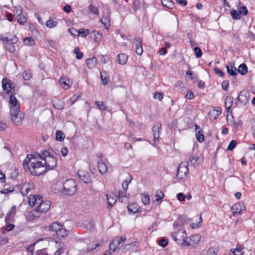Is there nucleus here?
I'll return each instance as SVG.
<instances>
[{
  "label": "nucleus",
  "instance_id": "f257e3e1",
  "mask_svg": "<svg viewBox=\"0 0 255 255\" xmlns=\"http://www.w3.org/2000/svg\"><path fill=\"white\" fill-rule=\"evenodd\" d=\"M39 153L27 155L23 162V167L25 172L34 176H40L46 171L43 162L39 157Z\"/></svg>",
  "mask_w": 255,
  "mask_h": 255
},
{
  "label": "nucleus",
  "instance_id": "f03ea898",
  "mask_svg": "<svg viewBox=\"0 0 255 255\" xmlns=\"http://www.w3.org/2000/svg\"><path fill=\"white\" fill-rule=\"evenodd\" d=\"M77 185L72 179H61L57 181L52 186V190L55 193L60 192L67 195H73L76 192Z\"/></svg>",
  "mask_w": 255,
  "mask_h": 255
},
{
  "label": "nucleus",
  "instance_id": "7ed1b4c3",
  "mask_svg": "<svg viewBox=\"0 0 255 255\" xmlns=\"http://www.w3.org/2000/svg\"><path fill=\"white\" fill-rule=\"evenodd\" d=\"M183 227L182 218L180 217L177 221L174 222L173 223V228L175 231L171 233V236L174 241L177 244L182 241L181 246L184 244H185L186 246H189L190 244L186 241L187 235L185 231L183 229Z\"/></svg>",
  "mask_w": 255,
  "mask_h": 255
},
{
  "label": "nucleus",
  "instance_id": "20e7f679",
  "mask_svg": "<svg viewBox=\"0 0 255 255\" xmlns=\"http://www.w3.org/2000/svg\"><path fill=\"white\" fill-rule=\"evenodd\" d=\"M9 102L11 105L10 111L11 120L15 124L19 125L22 120V114L20 111V104L13 95L10 96Z\"/></svg>",
  "mask_w": 255,
  "mask_h": 255
},
{
  "label": "nucleus",
  "instance_id": "39448f33",
  "mask_svg": "<svg viewBox=\"0 0 255 255\" xmlns=\"http://www.w3.org/2000/svg\"><path fill=\"white\" fill-rule=\"evenodd\" d=\"M39 157L43 162L46 171L53 169L57 164V160L49 152L46 150H40Z\"/></svg>",
  "mask_w": 255,
  "mask_h": 255
},
{
  "label": "nucleus",
  "instance_id": "423d86ee",
  "mask_svg": "<svg viewBox=\"0 0 255 255\" xmlns=\"http://www.w3.org/2000/svg\"><path fill=\"white\" fill-rule=\"evenodd\" d=\"M188 174L189 169L188 165H183L182 162L179 165L176 176L178 181L180 182L185 180Z\"/></svg>",
  "mask_w": 255,
  "mask_h": 255
},
{
  "label": "nucleus",
  "instance_id": "0eeeda50",
  "mask_svg": "<svg viewBox=\"0 0 255 255\" xmlns=\"http://www.w3.org/2000/svg\"><path fill=\"white\" fill-rule=\"evenodd\" d=\"M126 240V238L125 236L115 238L113 242L109 245L110 250H113V252H115L116 249L120 248L123 246L124 242Z\"/></svg>",
  "mask_w": 255,
  "mask_h": 255
},
{
  "label": "nucleus",
  "instance_id": "6e6552de",
  "mask_svg": "<svg viewBox=\"0 0 255 255\" xmlns=\"http://www.w3.org/2000/svg\"><path fill=\"white\" fill-rule=\"evenodd\" d=\"M50 202L49 201H45L42 202L39 205L36 206V209L34 210L35 213H45L49 210L50 207Z\"/></svg>",
  "mask_w": 255,
  "mask_h": 255
},
{
  "label": "nucleus",
  "instance_id": "1a4fd4ad",
  "mask_svg": "<svg viewBox=\"0 0 255 255\" xmlns=\"http://www.w3.org/2000/svg\"><path fill=\"white\" fill-rule=\"evenodd\" d=\"M2 87L3 90L7 94L11 92V81L7 78H3L2 80Z\"/></svg>",
  "mask_w": 255,
  "mask_h": 255
},
{
  "label": "nucleus",
  "instance_id": "9d476101",
  "mask_svg": "<svg viewBox=\"0 0 255 255\" xmlns=\"http://www.w3.org/2000/svg\"><path fill=\"white\" fill-rule=\"evenodd\" d=\"M244 208L242 203H238L234 204L231 209L233 215L235 216L238 213H240Z\"/></svg>",
  "mask_w": 255,
  "mask_h": 255
},
{
  "label": "nucleus",
  "instance_id": "9b49d317",
  "mask_svg": "<svg viewBox=\"0 0 255 255\" xmlns=\"http://www.w3.org/2000/svg\"><path fill=\"white\" fill-rule=\"evenodd\" d=\"M61 224L58 222H53L48 226L46 227V229L48 231L54 232V235H55L58 231V229H60V228H61Z\"/></svg>",
  "mask_w": 255,
  "mask_h": 255
},
{
  "label": "nucleus",
  "instance_id": "f8f14e48",
  "mask_svg": "<svg viewBox=\"0 0 255 255\" xmlns=\"http://www.w3.org/2000/svg\"><path fill=\"white\" fill-rule=\"evenodd\" d=\"M222 111L220 108H218L217 109H213L210 110L208 113L210 119L216 120L218 116L221 114Z\"/></svg>",
  "mask_w": 255,
  "mask_h": 255
},
{
  "label": "nucleus",
  "instance_id": "ddd939ff",
  "mask_svg": "<svg viewBox=\"0 0 255 255\" xmlns=\"http://www.w3.org/2000/svg\"><path fill=\"white\" fill-rule=\"evenodd\" d=\"M128 60V56L124 53H120L117 55V62L119 64L125 65Z\"/></svg>",
  "mask_w": 255,
  "mask_h": 255
},
{
  "label": "nucleus",
  "instance_id": "4468645a",
  "mask_svg": "<svg viewBox=\"0 0 255 255\" xmlns=\"http://www.w3.org/2000/svg\"><path fill=\"white\" fill-rule=\"evenodd\" d=\"M98 167L100 173L102 174L106 173L108 171L107 166L102 159H100L98 161Z\"/></svg>",
  "mask_w": 255,
  "mask_h": 255
},
{
  "label": "nucleus",
  "instance_id": "2eb2a0df",
  "mask_svg": "<svg viewBox=\"0 0 255 255\" xmlns=\"http://www.w3.org/2000/svg\"><path fill=\"white\" fill-rule=\"evenodd\" d=\"M16 207L13 205L10 209V211L7 213L5 217V222L8 223L10 221L11 216L13 217L16 213Z\"/></svg>",
  "mask_w": 255,
  "mask_h": 255
},
{
  "label": "nucleus",
  "instance_id": "dca6fc26",
  "mask_svg": "<svg viewBox=\"0 0 255 255\" xmlns=\"http://www.w3.org/2000/svg\"><path fill=\"white\" fill-rule=\"evenodd\" d=\"M68 233L69 231H67L65 228L63 227L62 226H61V228H60V229H58V231L55 235L58 238L60 239L66 237L68 235Z\"/></svg>",
  "mask_w": 255,
  "mask_h": 255
},
{
  "label": "nucleus",
  "instance_id": "f3484780",
  "mask_svg": "<svg viewBox=\"0 0 255 255\" xmlns=\"http://www.w3.org/2000/svg\"><path fill=\"white\" fill-rule=\"evenodd\" d=\"M199 158L196 156H194L193 155H191L189 156V160L187 162V165H194L195 166H198L199 165Z\"/></svg>",
  "mask_w": 255,
  "mask_h": 255
},
{
  "label": "nucleus",
  "instance_id": "a211bd4d",
  "mask_svg": "<svg viewBox=\"0 0 255 255\" xmlns=\"http://www.w3.org/2000/svg\"><path fill=\"white\" fill-rule=\"evenodd\" d=\"M97 63V59L95 57L89 58L86 60L87 66L89 69H93Z\"/></svg>",
  "mask_w": 255,
  "mask_h": 255
},
{
  "label": "nucleus",
  "instance_id": "6ab92c4d",
  "mask_svg": "<svg viewBox=\"0 0 255 255\" xmlns=\"http://www.w3.org/2000/svg\"><path fill=\"white\" fill-rule=\"evenodd\" d=\"M1 39L3 40H5L7 42H10L12 43H16L17 41V37L12 34H10L5 37H3V38H1Z\"/></svg>",
  "mask_w": 255,
  "mask_h": 255
},
{
  "label": "nucleus",
  "instance_id": "aec40b11",
  "mask_svg": "<svg viewBox=\"0 0 255 255\" xmlns=\"http://www.w3.org/2000/svg\"><path fill=\"white\" fill-rule=\"evenodd\" d=\"M243 249L244 246L242 245H238L236 249H232L230 250V252L233 254V255H243L241 252Z\"/></svg>",
  "mask_w": 255,
  "mask_h": 255
},
{
  "label": "nucleus",
  "instance_id": "412c9836",
  "mask_svg": "<svg viewBox=\"0 0 255 255\" xmlns=\"http://www.w3.org/2000/svg\"><path fill=\"white\" fill-rule=\"evenodd\" d=\"M249 96L250 94L248 91L246 90L242 91L238 96V99H242V103H244L248 101Z\"/></svg>",
  "mask_w": 255,
  "mask_h": 255
},
{
  "label": "nucleus",
  "instance_id": "4be33fe9",
  "mask_svg": "<svg viewBox=\"0 0 255 255\" xmlns=\"http://www.w3.org/2000/svg\"><path fill=\"white\" fill-rule=\"evenodd\" d=\"M227 73L230 75L231 76H235L236 73L237 69L234 66V65L233 64H230V65H227L226 66Z\"/></svg>",
  "mask_w": 255,
  "mask_h": 255
},
{
  "label": "nucleus",
  "instance_id": "5701e85b",
  "mask_svg": "<svg viewBox=\"0 0 255 255\" xmlns=\"http://www.w3.org/2000/svg\"><path fill=\"white\" fill-rule=\"evenodd\" d=\"M78 175L79 178L84 183H88L90 181L89 175L88 173H85L83 171H79Z\"/></svg>",
  "mask_w": 255,
  "mask_h": 255
},
{
  "label": "nucleus",
  "instance_id": "b1692460",
  "mask_svg": "<svg viewBox=\"0 0 255 255\" xmlns=\"http://www.w3.org/2000/svg\"><path fill=\"white\" fill-rule=\"evenodd\" d=\"M137 244L138 243L135 242H132L129 244H127L125 246L124 250L127 252L136 250L137 248Z\"/></svg>",
  "mask_w": 255,
  "mask_h": 255
},
{
  "label": "nucleus",
  "instance_id": "393cba45",
  "mask_svg": "<svg viewBox=\"0 0 255 255\" xmlns=\"http://www.w3.org/2000/svg\"><path fill=\"white\" fill-rule=\"evenodd\" d=\"M101 246V245L100 243H96L94 244V243H92V244H89L87 250H86V252L87 254H89Z\"/></svg>",
  "mask_w": 255,
  "mask_h": 255
},
{
  "label": "nucleus",
  "instance_id": "a878e982",
  "mask_svg": "<svg viewBox=\"0 0 255 255\" xmlns=\"http://www.w3.org/2000/svg\"><path fill=\"white\" fill-rule=\"evenodd\" d=\"M162 5L168 8H172L174 6V3L172 0H161Z\"/></svg>",
  "mask_w": 255,
  "mask_h": 255
},
{
  "label": "nucleus",
  "instance_id": "bb28decb",
  "mask_svg": "<svg viewBox=\"0 0 255 255\" xmlns=\"http://www.w3.org/2000/svg\"><path fill=\"white\" fill-rule=\"evenodd\" d=\"M100 77L103 85H105L108 84L109 78L107 72L105 71L101 72L100 73Z\"/></svg>",
  "mask_w": 255,
  "mask_h": 255
},
{
  "label": "nucleus",
  "instance_id": "cd10ccee",
  "mask_svg": "<svg viewBox=\"0 0 255 255\" xmlns=\"http://www.w3.org/2000/svg\"><path fill=\"white\" fill-rule=\"evenodd\" d=\"M238 71L242 75H245L248 72V67L245 63L241 64L238 69Z\"/></svg>",
  "mask_w": 255,
  "mask_h": 255
},
{
  "label": "nucleus",
  "instance_id": "c85d7f7f",
  "mask_svg": "<svg viewBox=\"0 0 255 255\" xmlns=\"http://www.w3.org/2000/svg\"><path fill=\"white\" fill-rule=\"evenodd\" d=\"M101 21L105 25V29L107 30L109 29L110 25V20L109 16L105 17L103 16L101 19Z\"/></svg>",
  "mask_w": 255,
  "mask_h": 255
},
{
  "label": "nucleus",
  "instance_id": "c756f323",
  "mask_svg": "<svg viewBox=\"0 0 255 255\" xmlns=\"http://www.w3.org/2000/svg\"><path fill=\"white\" fill-rule=\"evenodd\" d=\"M23 43L25 45L32 46L34 44V40L31 37L23 38Z\"/></svg>",
  "mask_w": 255,
  "mask_h": 255
},
{
  "label": "nucleus",
  "instance_id": "7c9ffc66",
  "mask_svg": "<svg viewBox=\"0 0 255 255\" xmlns=\"http://www.w3.org/2000/svg\"><path fill=\"white\" fill-rule=\"evenodd\" d=\"M141 201L144 205H148L149 203L150 197L147 193L141 195Z\"/></svg>",
  "mask_w": 255,
  "mask_h": 255
},
{
  "label": "nucleus",
  "instance_id": "2f4dec72",
  "mask_svg": "<svg viewBox=\"0 0 255 255\" xmlns=\"http://www.w3.org/2000/svg\"><path fill=\"white\" fill-rule=\"evenodd\" d=\"M65 138L64 134L61 130H57L56 133V139L61 141Z\"/></svg>",
  "mask_w": 255,
  "mask_h": 255
},
{
  "label": "nucleus",
  "instance_id": "473e14b6",
  "mask_svg": "<svg viewBox=\"0 0 255 255\" xmlns=\"http://www.w3.org/2000/svg\"><path fill=\"white\" fill-rule=\"evenodd\" d=\"M142 39L140 37H135L133 39V44L136 47H142Z\"/></svg>",
  "mask_w": 255,
  "mask_h": 255
},
{
  "label": "nucleus",
  "instance_id": "72a5a7b5",
  "mask_svg": "<svg viewBox=\"0 0 255 255\" xmlns=\"http://www.w3.org/2000/svg\"><path fill=\"white\" fill-rule=\"evenodd\" d=\"M135 207H134V204L132 205H129L128 206V211L130 213H136L138 212L139 211V208L136 206V205H135Z\"/></svg>",
  "mask_w": 255,
  "mask_h": 255
},
{
  "label": "nucleus",
  "instance_id": "f704fd0d",
  "mask_svg": "<svg viewBox=\"0 0 255 255\" xmlns=\"http://www.w3.org/2000/svg\"><path fill=\"white\" fill-rule=\"evenodd\" d=\"M231 14L234 19H239L241 18V15L239 13V11H238L235 9L231 11Z\"/></svg>",
  "mask_w": 255,
  "mask_h": 255
},
{
  "label": "nucleus",
  "instance_id": "c9c22d12",
  "mask_svg": "<svg viewBox=\"0 0 255 255\" xmlns=\"http://www.w3.org/2000/svg\"><path fill=\"white\" fill-rule=\"evenodd\" d=\"M73 52L76 54V57L78 59H81L83 56V54L80 51V48L78 47H75Z\"/></svg>",
  "mask_w": 255,
  "mask_h": 255
},
{
  "label": "nucleus",
  "instance_id": "e433bc0d",
  "mask_svg": "<svg viewBox=\"0 0 255 255\" xmlns=\"http://www.w3.org/2000/svg\"><path fill=\"white\" fill-rule=\"evenodd\" d=\"M92 34L91 37L94 38V40L97 42L101 40L102 37V33H91Z\"/></svg>",
  "mask_w": 255,
  "mask_h": 255
},
{
  "label": "nucleus",
  "instance_id": "4c0bfd02",
  "mask_svg": "<svg viewBox=\"0 0 255 255\" xmlns=\"http://www.w3.org/2000/svg\"><path fill=\"white\" fill-rule=\"evenodd\" d=\"M196 138L198 141L200 142H201L204 141V137L203 133H202V129L198 130V132L196 133Z\"/></svg>",
  "mask_w": 255,
  "mask_h": 255
},
{
  "label": "nucleus",
  "instance_id": "58836bf2",
  "mask_svg": "<svg viewBox=\"0 0 255 255\" xmlns=\"http://www.w3.org/2000/svg\"><path fill=\"white\" fill-rule=\"evenodd\" d=\"M54 107L58 110H62L64 107V104L62 101H57L53 103Z\"/></svg>",
  "mask_w": 255,
  "mask_h": 255
},
{
  "label": "nucleus",
  "instance_id": "ea45409f",
  "mask_svg": "<svg viewBox=\"0 0 255 255\" xmlns=\"http://www.w3.org/2000/svg\"><path fill=\"white\" fill-rule=\"evenodd\" d=\"M155 195L156 196V200L157 201H161L162 199L164 197V194L161 190H159L156 191Z\"/></svg>",
  "mask_w": 255,
  "mask_h": 255
},
{
  "label": "nucleus",
  "instance_id": "a19ab883",
  "mask_svg": "<svg viewBox=\"0 0 255 255\" xmlns=\"http://www.w3.org/2000/svg\"><path fill=\"white\" fill-rule=\"evenodd\" d=\"M57 24V22L56 21H54L53 19H50L46 21V26L50 28L55 27Z\"/></svg>",
  "mask_w": 255,
  "mask_h": 255
},
{
  "label": "nucleus",
  "instance_id": "79ce46f5",
  "mask_svg": "<svg viewBox=\"0 0 255 255\" xmlns=\"http://www.w3.org/2000/svg\"><path fill=\"white\" fill-rule=\"evenodd\" d=\"M13 12L15 14L17 15V16L22 14V10L20 6L14 7Z\"/></svg>",
  "mask_w": 255,
  "mask_h": 255
},
{
  "label": "nucleus",
  "instance_id": "37998d69",
  "mask_svg": "<svg viewBox=\"0 0 255 255\" xmlns=\"http://www.w3.org/2000/svg\"><path fill=\"white\" fill-rule=\"evenodd\" d=\"M218 253V250L214 247L210 248L207 251V255H216Z\"/></svg>",
  "mask_w": 255,
  "mask_h": 255
},
{
  "label": "nucleus",
  "instance_id": "c03bdc74",
  "mask_svg": "<svg viewBox=\"0 0 255 255\" xmlns=\"http://www.w3.org/2000/svg\"><path fill=\"white\" fill-rule=\"evenodd\" d=\"M23 78L25 80H29L31 77V73L30 71H25L23 73Z\"/></svg>",
  "mask_w": 255,
  "mask_h": 255
},
{
  "label": "nucleus",
  "instance_id": "a18cd8bd",
  "mask_svg": "<svg viewBox=\"0 0 255 255\" xmlns=\"http://www.w3.org/2000/svg\"><path fill=\"white\" fill-rule=\"evenodd\" d=\"M13 43L10 42H7L5 44V47L7 50L10 52L12 53L15 50V48L13 45Z\"/></svg>",
  "mask_w": 255,
  "mask_h": 255
},
{
  "label": "nucleus",
  "instance_id": "49530a36",
  "mask_svg": "<svg viewBox=\"0 0 255 255\" xmlns=\"http://www.w3.org/2000/svg\"><path fill=\"white\" fill-rule=\"evenodd\" d=\"M89 8L90 11L95 14H99V9L97 7L94 6L93 4H91L89 6Z\"/></svg>",
  "mask_w": 255,
  "mask_h": 255
},
{
  "label": "nucleus",
  "instance_id": "de8ad7c7",
  "mask_svg": "<svg viewBox=\"0 0 255 255\" xmlns=\"http://www.w3.org/2000/svg\"><path fill=\"white\" fill-rule=\"evenodd\" d=\"M95 104L100 110H106L107 109L106 107L102 101H96Z\"/></svg>",
  "mask_w": 255,
  "mask_h": 255
},
{
  "label": "nucleus",
  "instance_id": "09e8293b",
  "mask_svg": "<svg viewBox=\"0 0 255 255\" xmlns=\"http://www.w3.org/2000/svg\"><path fill=\"white\" fill-rule=\"evenodd\" d=\"M237 144V141L236 140H232L228 145L227 149L228 150H232L236 146Z\"/></svg>",
  "mask_w": 255,
  "mask_h": 255
},
{
  "label": "nucleus",
  "instance_id": "8fccbe9b",
  "mask_svg": "<svg viewBox=\"0 0 255 255\" xmlns=\"http://www.w3.org/2000/svg\"><path fill=\"white\" fill-rule=\"evenodd\" d=\"M239 11L240 15L243 14L244 15H246L248 12L247 7L245 5L241 6Z\"/></svg>",
  "mask_w": 255,
  "mask_h": 255
},
{
  "label": "nucleus",
  "instance_id": "3c124183",
  "mask_svg": "<svg viewBox=\"0 0 255 255\" xmlns=\"http://www.w3.org/2000/svg\"><path fill=\"white\" fill-rule=\"evenodd\" d=\"M194 51L196 54V56L197 58H200L202 56V52L200 48L198 47H194Z\"/></svg>",
  "mask_w": 255,
  "mask_h": 255
},
{
  "label": "nucleus",
  "instance_id": "603ef678",
  "mask_svg": "<svg viewBox=\"0 0 255 255\" xmlns=\"http://www.w3.org/2000/svg\"><path fill=\"white\" fill-rule=\"evenodd\" d=\"M59 82L61 84V85L62 86H63V87L64 89H67L69 87V85L67 84V83L66 82V81H65V79L64 78H62V77L60 79Z\"/></svg>",
  "mask_w": 255,
  "mask_h": 255
},
{
  "label": "nucleus",
  "instance_id": "864d4df0",
  "mask_svg": "<svg viewBox=\"0 0 255 255\" xmlns=\"http://www.w3.org/2000/svg\"><path fill=\"white\" fill-rule=\"evenodd\" d=\"M17 22L20 24H23L26 22V19L23 15L20 14L17 16Z\"/></svg>",
  "mask_w": 255,
  "mask_h": 255
},
{
  "label": "nucleus",
  "instance_id": "5fc2aeb1",
  "mask_svg": "<svg viewBox=\"0 0 255 255\" xmlns=\"http://www.w3.org/2000/svg\"><path fill=\"white\" fill-rule=\"evenodd\" d=\"M199 222H198V223H192L191 225H190V226L191 227V228L192 229H197L199 227H200L201 226V223H202V218L200 216V218H199Z\"/></svg>",
  "mask_w": 255,
  "mask_h": 255
},
{
  "label": "nucleus",
  "instance_id": "6e6d98bb",
  "mask_svg": "<svg viewBox=\"0 0 255 255\" xmlns=\"http://www.w3.org/2000/svg\"><path fill=\"white\" fill-rule=\"evenodd\" d=\"M131 179H130L128 181L126 180L123 184H122V188L126 193L128 188V184L130 182Z\"/></svg>",
  "mask_w": 255,
  "mask_h": 255
},
{
  "label": "nucleus",
  "instance_id": "4d7b16f0",
  "mask_svg": "<svg viewBox=\"0 0 255 255\" xmlns=\"http://www.w3.org/2000/svg\"><path fill=\"white\" fill-rule=\"evenodd\" d=\"M14 191V188L13 187H10L9 188L4 189L0 191L1 193L4 194H7L12 193Z\"/></svg>",
  "mask_w": 255,
  "mask_h": 255
},
{
  "label": "nucleus",
  "instance_id": "13d9d810",
  "mask_svg": "<svg viewBox=\"0 0 255 255\" xmlns=\"http://www.w3.org/2000/svg\"><path fill=\"white\" fill-rule=\"evenodd\" d=\"M32 196L36 198V203L37 204V206H38L43 202L42 197L41 195H36Z\"/></svg>",
  "mask_w": 255,
  "mask_h": 255
},
{
  "label": "nucleus",
  "instance_id": "bf43d9fd",
  "mask_svg": "<svg viewBox=\"0 0 255 255\" xmlns=\"http://www.w3.org/2000/svg\"><path fill=\"white\" fill-rule=\"evenodd\" d=\"M168 244V240L165 238H162L159 241V245L162 247H164L167 246Z\"/></svg>",
  "mask_w": 255,
  "mask_h": 255
},
{
  "label": "nucleus",
  "instance_id": "052dcab7",
  "mask_svg": "<svg viewBox=\"0 0 255 255\" xmlns=\"http://www.w3.org/2000/svg\"><path fill=\"white\" fill-rule=\"evenodd\" d=\"M153 98L154 99H158L159 101H161L163 99V95L159 92H156L153 94Z\"/></svg>",
  "mask_w": 255,
  "mask_h": 255
},
{
  "label": "nucleus",
  "instance_id": "680f3d73",
  "mask_svg": "<svg viewBox=\"0 0 255 255\" xmlns=\"http://www.w3.org/2000/svg\"><path fill=\"white\" fill-rule=\"evenodd\" d=\"M29 203L30 205H31L33 206H37V204L36 203V198H35L34 197H33L32 196H31L30 197H29Z\"/></svg>",
  "mask_w": 255,
  "mask_h": 255
},
{
  "label": "nucleus",
  "instance_id": "e2e57ef3",
  "mask_svg": "<svg viewBox=\"0 0 255 255\" xmlns=\"http://www.w3.org/2000/svg\"><path fill=\"white\" fill-rule=\"evenodd\" d=\"M229 84V83L228 81H224L222 83V87L225 91H227L228 89Z\"/></svg>",
  "mask_w": 255,
  "mask_h": 255
},
{
  "label": "nucleus",
  "instance_id": "0e129e2a",
  "mask_svg": "<svg viewBox=\"0 0 255 255\" xmlns=\"http://www.w3.org/2000/svg\"><path fill=\"white\" fill-rule=\"evenodd\" d=\"M160 127H161V126L159 125V124L158 125H154L152 127V132H153V134L155 132H157V131H160Z\"/></svg>",
  "mask_w": 255,
  "mask_h": 255
},
{
  "label": "nucleus",
  "instance_id": "69168bd1",
  "mask_svg": "<svg viewBox=\"0 0 255 255\" xmlns=\"http://www.w3.org/2000/svg\"><path fill=\"white\" fill-rule=\"evenodd\" d=\"M214 71L215 72V73L217 75H218L219 76L221 77H224V72L220 70L219 68H215L214 69Z\"/></svg>",
  "mask_w": 255,
  "mask_h": 255
},
{
  "label": "nucleus",
  "instance_id": "338daca9",
  "mask_svg": "<svg viewBox=\"0 0 255 255\" xmlns=\"http://www.w3.org/2000/svg\"><path fill=\"white\" fill-rule=\"evenodd\" d=\"M246 37L249 38L250 39L254 40H255V34L254 33H247Z\"/></svg>",
  "mask_w": 255,
  "mask_h": 255
},
{
  "label": "nucleus",
  "instance_id": "774afa93",
  "mask_svg": "<svg viewBox=\"0 0 255 255\" xmlns=\"http://www.w3.org/2000/svg\"><path fill=\"white\" fill-rule=\"evenodd\" d=\"M36 255H48L45 249H44L38 250L37 252Z\"/></svg>",
  "mask_w": 255,
  "mask_h": 255
}]
</instances>
